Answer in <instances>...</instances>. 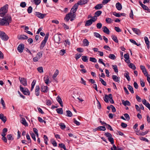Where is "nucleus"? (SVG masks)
<instances>
[{
	"instance_id": "obj_1",
	"label": "nucleus",
	"mask_w": 150,
	"mask_h": 150,
	"mask_svg": "<svg viewBox=\"0 0 150 150\" xmlns=\"http://www.w3.org/2000/svg\"><path fill=\"white\" fill-rule=\"evenodd\" d=\"M12 21L11 17L9 14H7L3 18H0V25H8Z\"/></svg>"
},
{
	"instance_id": "obj_2",
	"label": "nucleus",
	"mask_w": 150,
	"mask_h": 150,
	"mask_svg": "<svg viewBox=\"0 0 150 150\" xmlns=\"http://www.w3.org/2000/svg\"><path fill=\"white\" fill-rule=\"evenodd\" d=\"M8 5L6 4L0 9V16H3L7 12Z\"/></svg>"
},
{
	"instance_id": "obj_3",
	"label": "nucleus",
	"mask_w": 150,
	"mask_h": 150,
	"mask_svg": "<svg viewBox=\"0 0 150 150\" xmlns=\"http://www.w3.org/2000/svg\"><path fill=\"white\" fill-rule=\"evenodd\" d=\"M49 34H46L44 40L42 41L40 47V50H42L45 46L48 38Z\"/></svg>"
},
{
	"instance_id": "obj_4",
	"label": "nucleus",
	"mask_w": 150,
	"mask_h": 150,
	"mask_svg": "<svg viewBox=\"0 0 150 150\" xmlns=\"http://www.w3.org/2000/svg\"><path fill=\"white\" fill-rule=\"evenodd\" d=\"M0 37L4 41H7L9 38L8 35L4 32L0 31Z\"/></svg>"
},
{
	"instance_id": "obj_5",
	"label": "nucleus",
	"mask_w": 150,
	"mask_h": 150,
	"mask_svg": "<svg viewBox=\"0 0 150 150\" xmlns=\"http://www.w3.org/2000/svg\"><path fill=\"white\" fill-rule=\"evenodd\" d=\"M105 135L108 137V139L112 144H114V141L113 138L112 137V134L109 132L105 133Z\"/></svg>"
},
{
	"instance_id": "obj_6",
	"label": "nucleus",
	"mask_w": 150,
	"mask_h": 150,
	"mask_svg": "<svg viewBox=\"0 0 150 150\" xmlns=\"http://www.w3.org/2000/svg\"><path fill=\"white\" fill-rule=\"evenodd\" d=\"M20 90L24 95H29L30 93L27 88H24L21 86H20Z\"/></svg>"
},
{
	"instance_id": "obj_7",
	"label": "nucleus",
	"mask_w": 150,
	"mask_h": 150,
	"mask_svg": "<svg viewBox=\"0 0 150 150\" xmlns=\"http://www.w3.org/2000/svg\"><path fill=\"white\" fill-rule=\"evenodd\" d=\"M35 15L40 19H43L45 17L46 14L38 12H35Z\"/></svg>"
},
{
	"instance_id": "obj_8",
	"label": "nucleus",
	"mask_w": 150,
	"mask_h": 150,
	"mask_svg": "<svg viewBox=\"0 0 150 150\" xmlns=\"http://www.w3.org/2000/svg\"><path fill=\"white\" fill-rule=\"evenodd\" d=\"M19 79L21 83L24 86H27V84L26 79L24 78H21L19 77Z\"/></svg>"
},
{
	"instance_id": "obj_9",
	"label": "nucleus",
	"mask_w": 150,
	"mask_h": 150,
	"mask_svg": "<svg viewBox=\"0 0 150 150\" xmlns=\"http://www.w3.org/2000/svg\"><path fill=\"white\" fill-rule=\"evenodd\" d=\"M140 68L142 70V72L145 76H146L149 75L146 69L144 66L141 65L140 66Z\"/></svg>"
},
{
	"instance_id": "obj_10",
	"label": "nucleus",
	"mask_w": 150,
	"mask_h": 150,
	"mask_svg": "<svg viewBox=\"0 0 150 150\" xmlns=\"http://www.w3.org/2000/svg\"><path fill=\"white\" fill-rule=\"evenodd\" d=\"M78 5L77 4H74V5L72 7L70 12H71V13H75L78 9Z\"/></svg>"
},
{
	"instance_id": "obj_11",
	"label": "nucleus",
	"mask_w": 150,
	"mask_h": 150,
	"mask_svg": "<svg viewBox=\"0 0 150 150\" xmlns=\"http://www.w3.org/2000/svg\"><path fill=\"white\" fill-rule=\"evenodd\" d=\"M55 42L58 44L61 42V38L58 35H56L54 36Z\"/></svg>"
},
{
	"instance_id": "obj_12",
	"label": "nucleus",
	"mask_w": 150,
	"mask_h": 150,
	"mask_svg": "<svg viewBox=\"0 0 150 150\" xmlns=\"http://www.w3.org/2000/svg\"><path fill=\"white\" fill-rule=\"evenodd\" d=\"M24 45L23 44H20L17 48V50L20 53H22L24 49Z\"/></svg>"
},
{
	"instance_id": "obj_13",
	"label": "nucleus",
	"mask_w": 150,
	"mask_h": 150,
	"mask_svg": "<svg viewBox=\"0 0 150 150\" xmlns=\"http://www.w3.org/2000/svg\"><path fill=\"white\" fill-rule=\"evenodd\" d=\"M41 91L44 93H47L48 91V87L47 86H42L41 88Z\"/></svg>"
},
{
	"instance_id": "obj_14",
	"label": "nucleus",
	"mask_w": 150,
	"mask_h": 150,
	"mask_svg": "<svg viewBox=\"0 0 150 150\" xmlns=\"http://www.w3.org/2000/svg\"><path fill=\"white\" fill-rule=\"evenodd\" d=\"M88 0H80V1L78 2L77 3H76L78 4V5H81L83 4H85L88 2Z\"/></svg>"
},
{
	"instance_id": "obj_15",
	"label": "nucleus",
	"mask_w": 150,
	"mask_h": 150,
	"mask_svg": "<svg viewBox=\"0 0 150 150\" xmlns=\"http://www.w3.org/2000/svg\"><path fill=\"white\" fill-rule=\"evenodd\" d=\"M18 38L19 40H25L28 38V37L24 35H22L18 36Z\"/></svg>"
},
{
	"instance_id": "obj_16",
	"label": "nucleus",
	"mask_w": 150,
	"mask_h": 150,
	"mask_svg": "<svg viewBox=\"0 0 150 150\" xmlns=\"http://www.w3.org/2000/svg\"><path fill=\"white\" fill-rule=\"evenodd\" d=\"M142 103L150 110V104L148 102L146 101V100L145 99H144L142 101Z\"/></svg>"
},
{
	"instance_id": "obj_17",
	"label": "nucleus",
	"mask_w": 150,
	"mask_h": 150,
	"mask_svg": "<svg viewBox=\"0 0 150 150\" xmlns=\"http://www.w3.org/2000/svg\"><path fill=\"white\" fill-rule=\"evenodd\" d=\"M35 94L36 96H39L40 94V87L39 86H36L35 91Z\"/></svg>"
},
{
	"instance_id": "obj_18",
	"label": "nucleus",
	"mask_w": 150,
	"mask_h": 150,
	"mask_svg": "<svg viewBox=\"0 0 150 150\" xmlns=\"http://www.w3.org/2000/svg\"><path fill=\"white\" fill-rule=\"evenodd\" d=\"M112 76V79L118 83L120 82V77H117V76L115 75H113Z\"/></svg>"
},
{
	"instance_id": "obj_19",
	"label": "nucleus",
	"mask_w": 150,
	"mask_h": 150,
	"mask_svg": "<svg viewBox=\"0 0 150 150\" xmlns=\"http://www.w3.org/2000/svg\"><path fill=\"white\" fill-rule=\"evenodd\" d=\"M0 119L4 122L5 123L6 121V116H4L3 114H0Z\"/></svg>"
},
{
	"instance_id": "obj_20",
	"label": "nucleus",
	"mask_w": 150,
	"mask_h": 150,
	"mask_svg": "<svg viewBox=\"0 0 150 150\" xmlns=\"http://www.w3.org/2000/svg\"><path fill=\"white\" fill-rule=\"evenodd\" d=\"M71 14L72 13L71 12H70L66 15L64 18V20L68 22L69 19H70V16L71 15Z\"/></svg>"
},
{
	"instance_id": "obj_21",
	"label": "nucleus",
	"mask_w": 150,
	"mask_h": 150,
	"mask_svg": "<svg viewBox=\"0 0 150 150\" xmlns=\"http://www.w3.org/2000/svg\"><path fill=\"white\" fill-rule=\"evenodd\" d=\"M132 30L137 35H139L141 33V32L139 29L137 28H133Z\"/></svg>"
},
{
	"instance_id": "obj_22",
	"label": "nucleus",
	"mask_w": 150,
	"mask_h": 150,
	"mask_svg": "<svg viewBox=\"0 0 150 150\" xmlns=\"http://www.w3.org/2000/svg\"><path fill=\"white\" fill-rule=\"evenodd\" d=\"M122 104L125 106L127 105V106H130L131 105V103L130 102L127 100H126L125 101L124 100H122Z\"/></svg>"
},
{
	"instance_id": "obj_23",
	"label": "nucleus",
	"mask_w": 150,
	"mask_h": 150,
	"mask_svg": "<svg viewBox=\"0 0 150 150\" xmlns=\"http://www.w3.org/2000/svg\"><path fill=\"white\" fill-rule=\"evenodd\" d=\"M44 80L45 83L47 85L51 83V81L49 80V78L48 76H46L44 78Z\"/></svg>"
},
{
	"instance_id": "obj_24",
	"label": "nucleus",
	"mask_w": 150,
	"mask_h": 150,
	"mask_svg": "<svg viewBox=\"0 0 150 150\" xmlns=\"http://www.w3.org/2000/svg\"><path fill=\"white\" fill-rule=\"evenodd\" d=\"M57 100L58 102L59 103L62 107H63V102L61 97L59 96H58L57 98Z\"/></svg>"
},
{
	"instance_id": "obj_25",
	"label": "nucleus",
	"mask_w": 150,
	"mask_h": 150,
	"mask_svg": "<svg viewBox=\"0 0 150 150\" xmlns=\"http://www.w3.org/2000/svg\"><path fill=\"white\" fill-rule=\"evenodd\" d=\"M93 21L92 19H90L86 21V22L85 24V26H87L90 25L93 23Z\"/></svg>"
},
{
	"instance_id": "obj_26",
	"label": "nucleus",
	"mask_w": 150,
	"mask_h": 150,
	"mask_svg": "<svg viewBox=\"0 0 150 150\" xmlns=\"http://www.w3.org/2000/svg\"><path fill=\"white\" fill-rule=\"evenodd\" d=\"M103 31L104 33H106L107 34H109L110 33L109 30L106 26H103Z\"/></svg>"
},
{
	"instance_id": "obj_27",
	"label": "nucleus",
	"mask_w": 150,
	"mask_h": 150,
	"mask_svg": "<svg viewBox=\"0 0 150 150\" xmlns=\"http://www.w3.org/2000/svg\"><path fill=\"white\" fill-rule=\"evenodd\" d=\"M83 45L84 46H88L89 45V42L88 40L86 39H84L83 41Z\"/></svg>"
},
{
	"instance_id": "obj_28",
	"label": "nucleus",
	"mask_w": 150,
	"mask_h": 150,
	"mask_svg": "<svg viewBox=\"0 0 150 150\" xmlns=\"http://www.w3.org/2000/svg\"><path fill=\"white\" fill-rule=\"evenodd\" d=\"M124 57L126 59L125 60V61L126 62H127V63H128V62L130 63L129 60H128L127 62V60H128L129 58V55L128 53L125 54L124 55Z\"/></svg>"
},
{
	"instance_id": "obj_29",
	"label": "nucleus",
	"mask_w": 150,
	"mask_h": 150,
	"mask_svg": "<svg viewBox=\"0 0 150 150\" xmlns=\"http://www.w3.org/2000/svg\"><path fill=\"white\" fill-rule=\"evenodd\" d=\"M116 7L117 9L118 10H120L122 9V6L121 4L119 2L116 3Z\"/></svg>"
},
{
	"instance_id": "obj_30",
	"label": "nucleus",
	"mask_w": 150,
	"mask_h": 150,
	"mask_svg": "<svg viewBox=\"0 0 150 150\" xmlns=\"http://www.w3.org/2000/svg\"><path fill=\"white\" fill-rule=\"evenodd\" d=\"M103 7V5L102 4H98L95 6L94 8L96 10H99L101 9Z\"/></svg>"
},
{
	"instance_id": "obj_31",
	"label": "nucleus",
	"mask_w": 150,
	"mask_h": 150,
	"mask_svg": "<svg viewBox=\"0 0 150 150\" xmlns=\"http://www.w3.org/2000/svg\"><path fill=\"white\" fill-rule=\"evenodd\" d=\"M129 73L127 71H126V73L124 74V76L125 77L128 81L130 80V78L129 75Z\"/></svg>"
},
{
	"instance_id": "obj_32",
	"label": "nucleus",
	"mask_w": 150,
	"mask_h": 150,
	"mask_svg": "<svg viewBox=\"0 0 150 150\" xmlns=\"http://www.w3.org/2000/svg\"><path fill=\"white\" fill-rule=\"evenodd\" d=\"M21 123L25 126H28V124L26 122L25 119L24 118H22L21 120Z\"/></svg>"
},
{
	"instance_id": "obj_33",
	"label": "nucleus",
	"mask_w": 150,
	"mask_h": 150,
	"mask_svg": "<svg viewBox=\"0 0 150 150\" xmlns=\"http://www.w3.org/2000/svg\"><path fill=\"white\" fill-rule=\"evenodd\" d=\"M7 129L4 128L2 130V132L1 133V136H5L6 134V132H7Z\"/></svg>"
},
{
	"instance_id": "obj_34",
	"label": "nucleus",
	"mask_w": 150,
	"mask_h": 150,
	"mask_svg": "<svg viewBox=\"0 0 150 150\" xmlns=\"http://www.w3.org/2000/svg\"><path fill=\"white\" fill-rule=\"evenodd\" d=\"M59 71L57 69L56 71L55 72L54 74L52 76V78L54 79L56 81H57L55 79V77L58 75L59 74Z\"/></svg>"
},
{
	"instance_id": "obj_35",
	"label": "nucleus",
	"mask_w": 150,
	"mask_h": 150,
	"mask_svg": "<svg viewBox=\"0 0 150 150\" xmlns=\"http://www.w3.org/2000/svg\"><path fill=\"white\" fill-rule=\"evenodd\" d=\"M57 113L60 114H62L63 113L62 108H57L56 110Z\"/></svg>"
},
{
	"instance_id": "obj_36",
	"label": "nucleus",
	"mask_w": 150,
	"mask_h": 150,
	"mask_svg": "<svg viewBox=\"0 0 150 150\" xmlns=\"http://www.w3.org/2000/svg\"><path fill=\"white\" fill-rule=\"evenodd\" d=\"M81 59L82 61L85 62H87L88 61V58L87 56H83L81 57Z\"/></svg>"
},
{
	"instance_id": "obj_37",
	"label": "nucleus",
	"mask_w": 150,
	"mask_h": 150,
	"mask_svg": "<svg viewBox=\"0 0 150 150\" xmlns=\"http://www.w3.org/2000/svg\"><path fill=\"white\" fill-rule=\"evenodd\" d=\"M31 1L37 5H38L41 2L40 0H31Z\"/></svg>"
},
{
	"instance_id": "obj_38",
	"label": "nucleus",
	"mask_w": 150,
	"mask_h": 150,
	"mask_svg": "<svg viewBox=\"0 0 150 150\" xmlns=\"http://www.w3.org/2000/svg\"><path fill=\"white\" fill-rule=\"evenodd\" d=\"M112 39L116 43H117L118 42L117 37L115 35H113L111 36Z\"/></svg>"
},
{
	"instance_id": "obj_39",
	"label": "nucleus",
	"mask_w": 150,
	"mask_h": 150,
	"mask_svg": "<svg viewBox=\"0 0 150 150\" xmlns=\"http://www.w3.org/2000/svg\"><path fill=\"white\" fill-rule=\"evenodd\" d=\"M108 57L112 60H115L116 58L115 56L113 54H110L108 56Z\"/></svg>"
},
{
	"instance_id": "obj_40",
	"label": "nucleus",
	"mask_w": 150,
	"mask_h": 150,
	"mask_svg": "<svg viewBox=\"0 0 150 150\" xmlns=\"http://www.w3.org/2000/svg\"><path fill=\"white\" fill-rule=\"evenodd\" d=\"M30 133L33 139L35 141H36V139L35 134L33 133L32 131L30 132Z\"/></svg>"
},
{
	"instance_id": "obj_41",
	"label": "nucleus",
	"mask_w": 150,
	"mask_h": 150,
	"mask_svg": "<svg viewBox=\"0 0 150 150\" xmlns=\"http://www.w3.org/2000/svg\"><path fill=\"white\" fill-rule=\"evenodd\" d=\"M66 112L67 113V115H66V116L69 117H71L72 116V114L70 111L67 110Z\"/></svg>"
},
{
	"instance_id": "obj_42",
	"label": "nucleus",
	"mask_w": 150,
	"mask_h": 150,
	"mask_svg": "<svg viewBox=\"0 0 150 150\" xmlns=\"http://www.w3.org/2000/svg\"><path fill=\"white\" fill-rule=\"evenodd\" d=\"M128 88L132 93H134L133 89L131 86L129 85H128Z\"/></svg>"
},
{
	"instance_id": "obj_43",
	"label": "nucleus",
	"mask_w": 150,
	"mask_h": 150,
	"mask_svg": "<svg viewBox=\"0 0 150 150\" xmlns=\"http://www.w3.org/2000/svg\"><path fill=\"white\" fill-rule=\"evenodd\" d=\"M112 67L115 72L117 73L118 72L117 67L116 65H112Z\"/></svg>"
},
{
	"instance_id": "obj_44",
	"label": "nucleus",
	"mask_w": 150,
	"mask_h": 150,
	"mask_svg": "<svg viewBox=\"0 0 150 150\" xmlns=\"http://www.w3.org/2000/svg\"><path fill=\"white\" fill-rule=\"evenodd\" d=\"M109 98H108V95H105V97H104L103 99L104 101L107 103L109 102L108 100Z\"/></svg>"
},
{
	"instance_id": "obj_45",
	"label": "nucleus",
	"mask_w": 150,
	"mask_h": 150,
	"mask_svg": "<svg viewBox=\"0 0 150 150\" xmlns=\"http://www.w3.org/2000/svg\"><path fill=\"white\" fill-rule=\"evenodd\" d=\"M105 21L107 23H112V21L110 18H106Z\"/></svg>"
},
{
	"instance_id": "obj_46",
	"label": "nucleus",
	"mask_w": 150,
	"mask_h": 150,
	"mask_svg": "<svg viewBox=\"0 0 150 150\" xmlns=\"http://www.w3.org/2000/svg\"><path fill=\"white\" fill-rule=\"evenodd\" d=\"M37 70L40 73H42L43 72V69L42 67H40L37 68Z\"/></svg>"
},
{
	"instance_id": "obj_47",
	"label": "nucleus",
	"mask_w": 150,
	"mask_h": 150,
	"mask_svg": "<svg viewBox=\"0 0 150 150\" xmlns=\"http://www.w3.org/2000/svg\"><path fill=\"white\" fill-rule=\"evenodd\" d=\"M59 146L62 148L64 150L66 149V146L63 143H61L59 144Z\"/></svg>"
},
{
	"instance_id": "obj_48",
	"label": "nucleus",
	"mask_w": 150,
	"mask_h": 150,
	"mask_svg": "<svg viewBox=\"0 0 150 150\" xmlns=\"http://www.w3.org/2000/svg\"><path fill=\"white\" fill-rule=\"evenodd\" d=\"M44 138L45 143L47 145L48 144L47 142L48 140V137L46 135H44Z\"/></svg>"
},
{
	"instance_id": "obj_49",
	"label": "nucleus",
	"mask_w": 150,
	"mask_h": 150,
	"mask_svg": "<svg viewBox=\"0 0 150 150\" xmlns=\"http://www.w3.org/2000/svg\"><path fill=\"white\" fill-rule=\"evenodd\" d=\"M99 80L101 82V83L104 86H106V82L101 78H99Z\"/></svg>"
},
{
	"instance_id": "obj_50",
	"label": "nucleus",
	"mask_w": 150,
	"mask_h": 150,
	"mask_svg": "<svg viewBox=\"0 0 150 150\" xmlns=\"http://www.w3.org/2000/svg\"><path fill=\"white\" fill-rule=\"evenodd\" d=\"M102 13V12L101 11H98L95 13V14L96 15V16H97V17L99 16Z\"/></svg>"
},
{
	"instance_id": "obj_51",
	"label": "nucleus",
	"mask_w": 150,
	"mask_h": 150,
	"mask_svg": "<svg viewBox=\"0 0 150 150\" xmlns=\"http://www.w3.org/2000/svg\"><path fill=\"white\" fill-rule=\"evenodd\" d=\"M76 16V15L75 14H73L72 13V14L70 16V21H72L74 20L75 17Z\"/></svg>"
},
{
	"instance_id": "obj_52",
	"label": "nucleus",
	"mask_w": 150,
	"mask_h": 150,
	"mask_svg": "<svg viewBox=\"0 0 150 150\" xmlns=\"http://www.w3.org/2000/svg\"><path fill=\"white\" fill-rule=\"evenodd\" d=\"M1 103L3 105V108L4 109H5L6 108L5 106V104L2 98H1Z\"/></svg>"
},
{
	"instance_id": "obj_53",
	"label": "nucleus",
	"mask_w": 150,
	"mask_h": 150,
	"mask_svg": "<svg viewBox=\"0 0 150 150\" xmlns=\"http://www.w3.org/2000/svg\"><path fill=\"white\" fill-rule=\"evenodd\" d=\"M82 54H80L77 53L75 54V59L77 60L81 56Z\"/></svg>"
},
{
	"instance_id": "obj_54",
	"label": "nucleus",
	"mask_w": 150,
	"mask_h": 150,
	"mask_svg": "<svg viewBox=\"0 0 150 150\" xmlns=\"http://www.w3.org/2000/svg\"><path fill=\"white\" fill-rule=\"evenodd\" d=\"M33 10V8L31 6H29L28 9L27 11L29 13H32Z\"/></svg>"
},
{
	"instance_id": "obj_55",
	"label": "nucleus",
	"mask_w": 150,
	"mask_h": 150,
	"mask_svg": "<svg viewBox=\"0 0 150 150\" xmlns=\"http://www.w3.org/2000/svg\"><path fill=\"white\" fill-rule=\"evenodd\" d=\"M59 125L60 126L61 128L62 129H64L66 128V126L63 123H60Z\"/></svg>"
},
{
	"instance_id": "obj_56",
	"label": "nucleus",
	"mask_w": 150,
	"mask_h": 150,
	"mask_svg": "<svg viewBox=\"0 0 150 150\" xmlns=\"http://www.w3.org/2000/svg\"><path fill=\"white\" fill-rule=\"evenodd\" d=\"M51 141L53 145L54 146H57V143L53 139H51Z\"/></svg>"
},
{
	"instance_id": "obj_57",
	"label": "nucleus",
	"mask_w": 150,
	"mask_h": 150,
	"mask_svg": "<svg viewBox=\"0 0 150 150\" xmlns=\"http://www.w3.org/2000/svg\"><path fill=\"white\" fill-rule=\"evenodd\" d=\"M26 3L25 2H21L20 4V6L22 8H25L26 6Z\"/></svg>"
},
{
	"instance_id": "obj_58",
	"label": "nucleus",
	"mask_w": 150,
	"mask_h": 150,
	"mask_svg": "<svg viewBox=\"0 0 150 150\" xmlns=\"http://www.w3.org/2000/svg\"><path fill=\"white\" fill-rule=\"evenodd\" d=\"M89 60L90 61L95 63L96 62H97V60L94 57H90L89 59Z\"/></svg>"
},
{
	"instance_id": "obj_59",
	"label": "nucleus",
	"mask_w": 150,
	"mask_h": 150,
	"mask_svg": "<svg viewBox=\"0 0 150 150\" xmlns=\"http://www.w3.org/2000/svg\"><path fill=\"white\" fill-rule=\"evenodd\" d=\"M7 138L8 140H13V139L11 134H9L7 135Z\"/></svg>"
},
{
	"instance_id": "obj_60",
	"label": "nucleus",
	"mask_w": 150,
	"mask_h": 150,
	"mask_svg": "<svg viewBox=\"0 0 150 150\" xmlns=\"http://www.w3.org/2000/svg\"><path fill=\"white\" fill-rule=\"evenodd\" d=\"M144 39L146 45L149 44V40L148 38L147 37H145L144 38Z\"/></svg>"
},
{
	"instance_id": "obj_61",
	"label": "nucleus",
	"mask_w": 150,
	"mask_h": 150,
	"mask_svg": "<svg viewBox=\"0 0 150 150\" xmlns=\"http://www.w3.org/2000/svg\"><path fill=\"white\" fill-rule=\"evenodd\" d=\"M140 139L141 140H142L144 141H145V142H149V140H148V139H147L144 138L143 137H141L140 138Z\"/></svg>"
},
{
	"instance_id": "obj_62",
	"label": "nucleus",
	"mask_w": 150,
	"mask_h": 150,
	"mask_svg": "<svg viewBox=\"0 0 150 150\" xmlns=\"http://www.w3.org/2000/svg\"><path fill=\"white\" fill-rule=\"evenodd\" d=\"M135 108H136V110L137 111H138L139 112L141 113V109H140V108L139 107V106L137 105H135Z\"/></svg>"
},
{
	"instance_id": "obj_63",
	"label": "nucleus",
	"mask_w": 150,
	"mask_h": 150,
	"mask_svg": "<svg viewBox=\"0 0 150 150\" xmlns=\"http://www.w3.org/2000/svg\"><path fill=\"white\" fill-rule=\"evenodd\" d=\"M106 125L107 126L106 127L108 129H110L111 131L113 130L111 126L110 125L107 124V125Z\"/></svg>"
},
{
	"instance_id": "obj_64",
	"label": "nucleus",
	"mask_w": 150,
	"mask_h": 150,
	"mask_svg": "<svg viewBox=\"0 0 150 150\" xmlns=\"http://www.w3.org/2000/svg\"><path fill=\"white\" fill-rule=\"evenodd\" d=\"M102 25L101 23H98L96 24V27L98 29H100L102 27Z\"/></svg>"
}]
</instances>
